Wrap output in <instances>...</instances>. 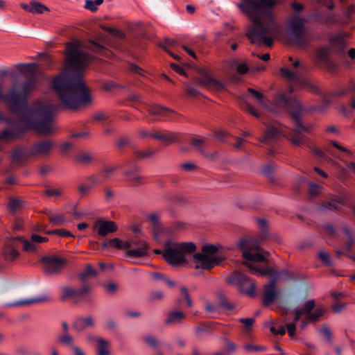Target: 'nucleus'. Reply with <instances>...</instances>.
Masks as SVG:
<instances>
[{
  "instance_id": "39",
  "label": "nucleus",
  "mask_w": 355,
  "mask_h": 355,
  "mask_svg": "<svg viewBox=\"0 0 355 355\" xmlns=\"http://www.w3.org/2000/svg\"><path fill=\"white\" fill-rule=\"evenodd\" d=\"M138 166L135 164H130L123 172L125 176H135V178H141L137 175Z\"/></svg>"
},
{
  "instance_id": "21",
  "label": "nucleus",
  "mask_w": 355,
  "mask_h": 355,
  "mask_svg": "<svg viewBox=\"0 0 355 355\" xmlns=\"http://www.w3.org/2000/svg\"><path fill=\"white\" fill-rule=\"evenodd\" d=\"M315 308V302L314 300L306 301L301 308H297L294 311L293 323L301 321V317L313 311Z\"/></svg>"
},
{
  "instance_id": "51",
  "label": "nucleus",
  "mask_w": 355,
  "mask_h": 355,
  "mask_svg": "<svg viewBox=\"0 0 355 355\" xmlns=\"http://www.w3.org/2000/svg\"><path fill=\"white\" fill-rule=\"evenodd\" d=\"M322 187L317 184L311 183L309 184V195L311 197H315L316 195L320 193Z\"/></svg>"
},
{
  "instance_id": "38",
  "label": "nucleus",
  "mask_w": 355,
  "mask_h": 355,
  "mask_svg": "<svg viewBox=\"0 0 355 355\" xmlns=\"http://www.w3.org/2000/svg\"><path fill=\"white\" fill-rule=\"evenodd\" d=\"M45 10H48V8L44 4L35 1H31V12L43 13Z\"/></svg>"
},
{
  "instance_id": "10",
  "label": "nucleus",
  "mask_w": 355,
  "mask_h": 355,
  "mask_svg": "<svg viewBox=\"0 0 355 355\" xmlns=\"http://www.w3.org/2000/svg\"><path fill=\"white\" fill-rule=\"evenodd\" d=\"M226 282L229 284L236 286L241 293L254 296L256 284L250 282V278L245 274L235 270L226 278Z\"/></svg>"
},
{
  "instance_id": "13",
  "label": "nucleus",
  "mask_w": 355,
  "mask_h": 355,
  "mask_svg": "<svg viewBox=\"0 0 355 355\" xmlns=\"http://www.w3.org/2000/svg\"><path fill=\"white\" fill-rule=\"evenodd\" d=\"M146 110L154 120L172 119V115L175 114L173 110L157 105H146Z\"/></svg>"
},
{
  "instance_id": "60",
  "label": "nucleus",
  "mask_w": 355,
  "mask_h": 355,
  "mask_svg": "<svg viewBox=\"0 0 355 355\" xmlns=\"http://www.w3.org/2000/svg\"><path fill=\"white\" fill-rule=\"evenodd\" d=\"M175 44H176V43H175V42L174 40H167V44H166V46H164L163 48L165 49V51H167V52H168V53L171 56H173L175 59H176V60H179L180 59V56L174 55V54H173V53H172L169 51V49H168V48H169V47H171V46H175Z\"/></svg>"
},
{
  "instance_id": "12",
  "label": "nucleus",
  "mask_w": 355,
  "mask_h": 355,
  "mask_svg": "<svg viewBox=\"0 0 355 355\" xmlns=\"http://www.w3.org/2000/svg\"><path fill=\"white\" fill-rule=\"evenodd\" d=\"M198 77L196 81L202 87L213 91H220L225 88L224 84L216 78L212 73L205 69H199Z\"/></svg>"
},
{
  "instance_id": "40",
  "label": "nucleus",
  "mask_w": 355,
  "mask_h": 355,
  "mask_svg": "<svg viewBox=\"0 0 355 355\" xmlns=\"http://www.w3.org/2000/svg\"><path fill=\"white\" fill-rule=\"evenodd\" d=\"M223 342L225 344V352L227 354H230L235 352L237 349V345L234 342L231 341L228 338H223Z\"/></svg>"
},
{
  "instance_id": "31",
  "label": "nucleus",
  "mask_w": 355,
  "mask_h": 355,
  "mask_svg": "<svg viewBox=\"0 0 355 355\" xmlns=\"http://www.w3.org/2000/svg\"><path fill=\"white\" fill-rule=\"evenodd\" d=\"M344 202L343 200H329L327 201H324L320 206L321 211L325 210H338L340 209V206L343 205Z\"/></svg>"
},
{
  "instance_id": "18",
  "label": "nucleus",
  "mask_w": 355,
  "mask_h": 355,
  "mask_svg": "<svg viewBox=\"0 0 355 355\" xmlns=\"http://www.w3.org/2000/svg\"><path fill=\"white\" fill-rule=\"evenodd\" d=\"M16 239L23 244V249L24 251L33 252L37 250L36 243L46 242L49 240L47 237H43L37 234H33L31 240L24 239L21 236H17Z\"/></svg>"
},
{
  "instance_id": "32",
  "label": "nucleus",
  "mask_w": 355,
  "mask_h": 355,
  "mask_svg": "<svg viewBox=\"0 0 355 355\" xmlns=\"http://www.w3.org/2000/svg\"><path fill=\"white\" fill-rule=\"evenodd\" d=\"M75 160L80 164H88L94 160V157L90 153L80 152L76 155Z\"/></svg>"
},
{
  "instance_id": "59",
  "label": "nucleus",
  "mask_w": 355,
  "mask_h": 355,
  "mask_svg": "<svg viewBox=\"0 0 355 355\" xmlns=\"http://www.w3.org/2000/svg\"><path fill=\"white\" fill-rule=\"evenodd\" d=\"M181 292L184 295V298L186 300L187 306L191 307L193 305V302H192V300L188 293L187 288L186 287H182Z\"/></svg>"
},
{
  "instance_id": "44",
  "label": "nucleus",
  "mask_w": 355,
  "mask_h": 355,
  "mask_svg": "<svg viewBox=\"0 0 355 355\" xmlns=\"http://www.w3.org/2000/svg\"><path fill=\"white\" fill-rule=\"evenodd\" d=\"M243 348L248 352H259L266 350V347L263 345H255L252 343L245 344Z\"/></svg>"
},
{
  "instance_id": "36",
  "label": "nucleus",
  "mask_w": 355,
  "mask_h": 355,
  "mask_svg": "<svg viewBox=\"0 0 355 355\" xmlns=\"http://www.w3.org/2000/svg\"><path fill=\"white\" fill-rule=\"evenodd\" d=\"M143 340L146 344H147L148 345H149L153 348H157L160 345V342L153 335L146 336L145 337L143 338Z\"/></svg>"
},
{
  "instance_id": "14",
  "label": "nucleus",
  "mask_w": 355,
  "mask_h": 355,
  "mask_svg": "<svg viewBox=\"0 0 355 355\" xmlns=\"http://www.w3.org/2000/svg\"><path fill=\"white\" fill-rule=\"evenodd\" d=\"M148 220L150 222L152 232L155 239L159 241L162 236L167 234L168 230L162 227L159 222V216L157 214L153 213L149 214L148 216Z\"/></svg>"
},
{
  "instance_id": "41",
  "label": "nucleus",
  "mask_w": 355,
  "mask_h": 355,
  "mask_svg": "<svg viewBox=\"0 0 355 355\" xmlns=\"http://www.w3.org/2000/svg\"><path fill=\"white\" fill-rule=\"evenodd\" d=\"M275 171L276 168L273 165H265L262 167L260 175L268 177L271 175H275Z\"/></svg>"
},
{
  "instance_id": "54",
  "label": "nucleus",
  "mask_w": 355,
  "mask_h": 355,
  "mask_svg": "<svg viewBox=\"0 0 355 355\" xmlns=\"http://www.w3.org/2000/svg\"><path fill=\"white\" fill-rule=\"evenodd\" d=\"M345 232L347 236V240L345 243V248L347 250H350L352 249L353 243H354V239H353L349 229L346 228L345 230Z\"/></svg>"
},
{
  "instance_id": "49",
  "label": "nucleus",
  "mask_w": 355,
  "mask_h": 355,
  "mask_svg": "<svg viewBox=\"0 0 355 355\" xmlns=\"http://www.w3.org/2000/svg\"><path fill=\"white\" fill-rule=\"evenodd\" d=\"M46 234H58L62 237H72L73 236V234L64 229H60V230H50L48 232H46Z\"/></svg>"
},
{
  "instance_id": "63",
  "label": "nucleus",
  "mask_w": 355,
  "mask_h": 355,
  "mask_svg": "<svg viewBox=\"0 0 355 355\" xmlns=\"http://www.w3.org/2000/svg\"><path fill=\"white\" fill-rule=\"evenodd\" d=\"M286 329L291 338H293L295 334L296 325L295 323H288L286 324Z\"/></svg>"
},
{
  "instance_id": "35",
  "label": "nucleus",
  "mask_w": 355,
  "mask_h": 355,
  "mask_svg": "<svg viewBox=\"0 0 355 355\" xmlns=\"http://www.w3.org/2000/svg\"><path fill=\"white\" fill-rule=\"evenodd\" d=\"M119 169V166L116 164H106L103 168V173L104 175L107 176L112 175H117V170Z\"/></svg>"
},
{
  "instance_id": "46",
  "label": "nucleus",
  "mask_w": 355,
  "mask_h": 355,
  "mask_svg": "<svg viewBox=\"0 0 355 355\" xmlns=\"http://www.w3.org/2000/svg\"><path fill=\"white\" fill-rule=\"evenodd\" d=\"M236 66V71L238 73L244 74L248 72V67L245 63H238L237 60H233L231 62V67H234Z\"/></svg>"
},
{
  "instance_id": "1",
  "label": "nucleus",
  "mask_w": 355,
  "mask_h": 355,
  "mask_svg": "<svg viewBox=\"0 0 355 355\" xmlns=\"http://www.w3.org/2000/svg\"><path fill=\"white\" fill-rule=\"evenodd\" d=\"M67 71L53 80V87L60 104L40 101L28 104V95L37 87L36 64L16 65L26 80L20 84L15 83L7 93L0 87V100L6 104L15 117V121L0 132V141L18 137L28 130L51 134L55 131L54 114L57 110L62 106L75 110L92 103L89 90L83 80L90 55L83 50L80 42L76 41L67 44Z\"/></svg>"
},
{
  "instance_id": "8",
  "label": "nucleus",
  "mask_w": 355,
  "mask_h": 355,
  "mask_svg": "<svg viewBox=\"0 0 355 355\" xmlns=\"http://www.w3.org/2000/svg\"><path fill=\"white\" fill-rule=\"evenodd\" d=\"M290 64L288 67L281 68L282 75L290 83V92H292L297 88L308 87L310 83L304 78V72L306 70V67L299 60H293V58H288Z\"/></svg>"
},
{
  "instance_id": "34",
  "label": "nucleus",
  "mask_w": 355,
  "mask_h": 355,
  "mask_svg": "<svg viewBox=\"0 0 355 355\" xmlns=\"http://www.w3.org/2000/svg\"><path fill=\"white\" fill-rule=\"evenodd\" d=\"M218 297L219 302V306H221L229 311H232L234 309V304H232L227 300V297L223 293H219Z\"/></svg>"
},
{
  "instance_id": "7",
  "label": "nucleus",
  "mask_w": 355,
  "mask_h": 355,
  "mask_svg": "<svg viewBox=\"0 0 355 355\" xmlns=\"http://www.w3.org/2000/svg\"><path fill=\"white\" fill-rule=\"evenodd\" d=\"M193 243H176L168 240L164 244V258L171 265L178 266L186 262V254H191L196 250Z\"/></svg>"
},
{
  "instance_id": "19",
  "label": "nucleus",
  "mask_w": 355,
  "mask_h": 355,
  "mask_svg": "<svg viewBox=\"0 0 355 355\" xmlns=\"http://www.w3.org/2000/svg\"><path fill=\"white\" fill-rule=\"evenodd\" d=\"M276 281L272 280L263 287V296L262 304L268 306L272 304L276 297H278V292L275 290Z\"/></svg>"
},
{
  "instance_id": "50",
  "label": "nucleus",
  "mask_w": 355,
  "mask_h": 355,
  "mask_svg": "<svg viewBox=\"0 0 355 355\" xmlns=\"http://www.w3.org/2000/svg\"><path fill=\"white\" fill-rule=\"evenodd\" d=\"M319 332L325 338L327 341L331 342L332 340L333 335L331 329L327 326L322 327Z\"/></svg>"
},
{
  "instance_id": "5",
  "label": "nucleus",
  "mask_w": 355,
  "mask_h": 355,
  "mask_svg": "<svg viewBox=\"0 0 355 355\" xmlns=\"http://www.w3.org/2000/svg\"><path fill=\"white\" fill-rule=\"evenodd\" d=\"M268 239L278 241L279 238L277 235L271 234L268 229L260 230L258 239H241L237 247L242 251L243 257L245 259L255 261L264 262L266 261V257L260 252V245L263 242Z\"/></svg>"
},
{
  "instance_id": "62",
  "label": "nucleus",
  "mask_w": 355,
  "mask_h": 355,
  "mask_svg": "<svg viewBox=\"0 0 355 355\" xmlns=\"http://www.w3.org/2000/svg\"><path fill=\"white\" fill-rule=\"evenodd\" d=\"M110 244L112 247L123 249V241L118 238L110 239Z\"/></svg>"
},
{
  "instance_id": "6",
  "label": "nucleus",
  "mask_w": 355,
  "mask_h": 355,
  "mask_svg": "<svg viewBox=\"0 0 355 355\" xmlns=\"http://www.w3.org/2000/svg\"><path fill=\"white\" fill-rule=\"evenodd\" d=\"M96 270L91 264L86 266L85 270L78 275V278L82 283L79 288L71 286H64L62 288L61 300L64 301L67 299L73 300V303L78 304L87 298L88 293L92 290V286L87 282V279L91 277H95Z\"/></svg>"
},
{
  "instance_id": "17",
  "label": "nucleus",
  "mask_w": 355,
  "mask_h": 355,
  "mask_svg": "<svg viewBox=\"0 0 355 355\" xmlns=\"http://www.w3.org/2000/svg\"><path fill=\"white\" fill-rule=\"evenodd\" d=\"M314 19L316 22L328 28L338 24L341 19L339 15L331 12H318L314 15Z\"/></svg>"
},
{
  "instance_id": "22",
  "label": "nucleus",
  "mask_w": 355,
  "mask_h": 355,
  "mask_svg": "<svg viewBox=\"0 0 355 355\" xmlns=\"http://www.w3.org/2000/svg\"><path fill=\"white\" fill-rule=\"evenodd\" d=\"M95 325L92 316L78 317L73 323V328L77 331H83L87 328L94 327Z\"/></svg>"
},
{
  "instance_id": "20",
  "label": "nucleus",
  "mask_w": 355,
  "mask_h": 355,
  "mask_svg": "<svg viewBox=\"0 0 355 355\" xmlns=\"http://www.w3.org/2000/svg\"><path fill=\"white\" fill-rule=\"evenodd\" d=\"M325 309L322 306H318L315 309L307 313L303 320L300 321V328L304 329L309 322H318L320 318L324 314Z\"/></svg>"
},
{
  "instance_id": "58",
  "label": "nucleus",
  "mask_w": 355,
  "mask_h": 355,
  "mask_svg": "<svg viewBox=\"0 0 355 355\" xmlns=\"http://www.w3.org/2000/svg\"><path fill=\"white\" fill-rule=\"evenodd\" d=\"M155 153V150H148L147 151L138 150L136 152V155L139 158L150 157Z\"/></svg>"
},
{
  "instance_id": "11",
  "label": "nucleus",
  "mask_w": 355,
  "mask_h": 355,
  "mask_svg": "<svg viewBox=\"0 0 355 355\" xmlns=\"http://www.w3.org/2000/svg\"><path fill=\"white\" fill-rule=\"evenodd\" d=\"M40 261L42 264L44 273L49 276L59 275L67 263L64 259L55 255L44 256L41 259Z\"/></svg>"
},
{
  "instance_id": "27",
  "label": "nucleus",
  "mask_w": 355,
  "mask_h": 355,
  "mask_svg": "<svg viewBox=\"0 0 355 355\" xmlns=\"http://www.w3.org/2000/svg\"><path fill=\"white\" fill-rule=\"evenodd\" d=\"M185 318V314L180 311H173L168 313L164 320L165 325L179 324Z\"/></svg>"
},
{
  "instance_id": "2",
  "label": "nucleus",
  "mask_w": 355,
  "mask_h": 355,
  "mask_svg": "<svg viewBox=\"0 0 355 355\" xmlns=\"http://www.w3.org/2000/svg\"><path fill=\"white\" fill-rule=\"evenodd\" d=\"M248 91L258 101L260 107L262 109L261 112H257L252 105H246L247 111L259 119L265 125L260 141L266 144H272L283 137L288 139L295 145H300L302 141L300 135L290 132L287 128L276 122H267L265 120V117H266V112L277 114L279 108H286L295 121V131L300 135L308 132L313 125L312 124L304 125L300 121V113L302 110L300 103L297 100L288 98L285 94L281 93L275 97L274 100L275 105L270 106L261 93L251 88Z\"/></svg>"
},
{
  "instance_id": "52",
  "label": "nucleus",
  "mask_w": 355,
  "mask_h": 355,
  "mask_svg": "<svg viewBox=\"0 0 355 355\" xmlns=\"http://www.w3.org/2000/svg\"><path fill=\"white\" fill-rule=\"evenodd\" d=\"M229 136L230 135L224 130H218L214 134V137L220 141H225V139Z\"/></svg>"
},
{
  "instance_id": "9",
  "label": "nucleus",
  "mask_w": 355,
  "mask_h": 355,
  "mask_svg": "<svg viewBox=\"0 0 355 355\" xmlns=\"http://www.w3.org/2000/svg\"><path fill=\"white\" fill-rule=\"evenodd\" d=\"M202 253H196L193 258L196 268L210 270L214 266L219 265L224 259L218 254V248L215 245L207 244L202 248Z\"/></svg>"
},
{
  "instance_id": "28",
  "label": "nucleus",
  "mask_w": 355,
  "mask_h": 355,
  "mask_svg": "<svg viewBox=\"0 0 355 355\" xmlns=\"http://www.w3.org/2000/svg\"><path fill=\"white\" fill-rule=\"evenodd\" d=\"M48 297L45 295L40 296L37 297H33L27 300H21L19 301L14 302L12 303L9 304V306H26L30 305L35 303H40L47 300Z\"/></svg>"
},
{
  "instance_id": "45",
  "label": "nucleus",
  "mask_w": 355,
  "mask_h": 355,
  "mask_svg": "<svg viewBox=\"0 0 355 355\" xmlns=\"http://www.w3.org/2000/svg\"><path fill=\"white\" fill-rule=\"evenodd\" d=\"M164 293L160 290L151 291L149 293V300L151 302L160 301L164 298Z\"/></svg>"
},
{
  "instance_id": "4",
  "label": "nucleus",
  "mask_w": 355,
  "mask_h": 355,
  "mask_svg": "<svg viewBox=\"0 0 355 355\" xmlns=\"http://www.w3.org/2000/svg\"><path fill=\"white\" fill-rule=\"evenodd\" d=\"M291 7L296 12L291 13L287 20L286 37L291 44L305 49L309 44L310 35L306 28V19L298 13L303 10L304 6L293 2Z\"/></svg>"
},
{
  "instance_id": "15",
  "label": "nucleus",
  "mask_w": 355,
  "mask_h": 355,
  "mask_svg": "<svg viewBox=\"0 0 355 355\" xmlns=\"http://www.w3.org/2000/svg\"><path fill=\"white\" fill-rule=\"evenodd\" d=\"M55 146V143L50 139H44L35 143L30 148L31 155H47Z\"/></svg>"
},
{
  "instance_id": "43",
  "label": "nucleus",
  "mask_w": 355,
  "mask_h": 355,
  "mask_svg": "<svg viewBox=\"0 0 355 355\" xmlns=\"http://www.w3.org/2000/svg\"><path fill=\"white\" fill-rule=\"evenodd\" d=\"M59 343L64 345L71 346L73 342V338L69 334H63L58 336Z\"/></svg>"
},
{
  "instance_id": "30",
  "label": "nucleus",
  "mask_w": 355,
  "mask_h": 355,
  "mask_svg": "<svg viewBox=\"0 0 355 355\" xmlns=\"http://www.w3.org/2000/svg\"><path fill=\"white\" fill-rule=\"evenodd\" d=\"M249 268L252 270H254L255 272H259L261 275H269L272 277L274 279L277 281L278 279L281 277V273L278 271L275 270L272 268L266 267L262 268L261 270H257L252 266H250Z\"/></svg>"
},
{
  "instance_id": "16",
  "label": "nucleus",
  "mask_w": 355,
  "mask_h": 355,
  "mask_svg": "<svg viewBox=\"0 0 355 355\" xmlns=\"http://www.w3.org/2000/svg\"><path fill=\"white\" fill-rule=\"evenodd\" d=\"M92 228L94 230H97L98 234L101 236H105L109 233L116 232L117 225L113 221L99 219L94 223Z\"/></svg>"
},
{
  "instance_id": "47",
  "label": "nucleus",
  "mask_w": 355,
  "mask_h": 355,
  "mask_svg": "<svg viewBox=\"0 0 355 355\" xmlns=\"http://www.w3.org/2000/svg\"><path fill=\"white\" fill-rule=\"evenodd\" d=\"M22 206V201L11 198L8 203V209L10 211L15 212Z\"/></svg>"
},
{
  "instance_id": "56",
  "label": "nucleus",
  "mask_w": 355,
  "mask_h": 355,
  "mask_svg": "<svg viewBox=\"0 0 355 355\" xmlns=\"http://www.w3.org/2000/svg\"><path fill=\"white\" fill-rule=\"evenodd\" d=\"M110 117V114L107 112H100L96 113L94 116L93 119L95 121H105L108 119Z\"/></svg>"
},
{
  "instance_id": "33",
  "label": "nucleus",
  "mask_w": 355,
  "mask_h": 355,
  "mask_svg": "<svg viewBox=\"0 0 355 355\" xmlns=\"http://www.w3.org/2000/svg\"><path fill=\"white\" fill-rule=\"evenodd\" d=\"M98 355H109L110 352L107 347L110 345V343L105 339L98 338Z\"/></svg>"
},
{
  "instance_id": "23",
  "label": "nucleus",
  "mask_w": 355,
  "mask_h": 355,
  "mask_svg": "<svg viewBox=\"0 0 355 355\" xmlns=\"http://www.w3.org/2000/svg\"><path fill=\"white\" fill-rule=\"evenodd\" d=\"M32 156L30 148L20 147L16 148L12 153V162L19 164Z\"/></svg>"
},
{
  "instance_id": "48",
  "label": "nucleus",
  "mask_w": 355,
  "mask_h": 355,
  "mask_svg": "<svg viewBox=\"0 0 355 355\" xmlns=\"http://www.w3.org/2000/svg\"><path fill=\"white\" fill-rule=\"evenodd\" d=\"M331 44L332 45H334V46L337 47L338 49H339V50L340 51V52H343L345 47V41L344 40L340 37V36H336V37H334L332 40H331Z\"/></svg>"
},
{
  "instance_id": "29",
  "label": "nucleus",
  "mask_w": 355,
  "mask_h": 355,
  "mask_svg": "<svg viewBox=\"0 0 355 355\" xmlns=\"http://www.w3.org/2000/svg\"><path fill=\"white\" fill-rule=\"evenodd\" d=\"M191 141L193 146L204 156L211 159H214L217 157L218 153L216 151L214 152L211 154L206 153L205 149L202 146V144L204 143V140L202 139L193 138Z\"/></svg>"
},
{
  "instance_id": "25",
  "label": "nucleus",
  "mask_w": 355,
  "mask_h": 355,
  "mask_svg": "<svg viewBox=\"0 0 355 355\" xmlns=\"http://www.w3.org/2000/svg\"><path fill=\"white\" fill-rule=\"evenodd\" d=\"M148 249V244L146 242H142L139 247L135 249H129L126 253L130 257L140 258L147 255Z\"/></svg>"
},
{
  "instance_id": "42",
  "label": "nucleus",
  "mask_w": 355,
  "mask_h": 355,
  "mask_svg": "<svg viewBox=\"0 0 355 355\" xmlns=\"http://www.w3.org/2000/svg\"><path fill=\"white\" fill-rule=\"evenodd\" d=\"M95 185V182H92L91 183H83L78 187V191L81 194L82 196H85L87 195L91 189Z\"/></svg>"
},
{
  "instance_id": "55",
  "label": "nucleus",
  "mask_w": 355,
  "mask_h": 355,
  "mask_svg": "<svg viewBox=\"0 0 355 355\" xmlns=\"http://www.w3.org/2000/svg\"><path fill=\"white\" fill-rule=\"evenodd\" d=\"M270 332L274 335H284L286 334V328L280 325L277 329L274 325L271 326L270 328Z\"/></svg>"
},
{
  "instance_id": "37",
  "label": "nucleus",
  "mask_w": 355,
  "mask_h": 355,
  "mask_svg": "<svg viewBox=\"0 0 355 355\" xmlns=\"http://www.w3.org/2000/svg\"><path fill=\"white\" fill-rule=\"evenodd\" d=\"M50 222L54 225H63L66 223V218L64 214L60 215H49Z\"/></svg>"
},
{
  "instance_id": "26",
  "label": "nucleus",
  "mask_w": 355,
  "mask_h": 355,
  "mask_svg": "<svg viewBox=\"0 0 355 355\" xmlns=\"http://www.w3.org/2000/svg\"><path fill=\"white\" fill-rule=\"evenodd\" d=\"M16 240H17V239H13L10 243L6 245L3 250L4 258L8 261H15L19 257L18 250L12 245V243Z\"/></svg>"
},
{
  "instance_id": "64",
  "label": "nucleus",
  "mask_w": 355,
  "mask_h": 355,
  "mask_svg": "<svg viewBox=\"0 0 355 355\" xmlns=\"http://www.w3.org/2000/svg\"><path fill=\"white\" fill-rule=\"evenodd\" d=\"M45 194L47 196H59L61 195V191L57 189H48L45 191Z\"/></svg>"
},
{
  "instance_id": "57",
  "label": "nucleus",
  "mask_w": 355,
  "mask_h": 355,
  "mask_svg": "<svg viewBox=\"0 0 355 355\" xmlns=\"http://www.w3.org/2000/svg\"><path fill=\"white\" fill-rule=\"evenodd\" d=\"M218 304H213L209 302H207L205 304V311L209 313H216L218 311Z\"/></svg>"
},
{
  "instance_id": "61",
  "label": "nucleus",
  "mask_w": 355,
  "mask_h": 355,
  "mask_svg": "<svg viewBox=\"0 0 355 355\" xmlns=\"http://www.w3.org/2000/svg\"><path fill=\"white\" fill-rule=\"evenodd\" d=\"M318 256L320 260L323 261L327 266H331V259L328 254L324 252H320Z\"/></svg>"
},
{
  "instance_id": "3",
  "label": "nucleus",
  "mask_w": 355,
  "mask_h": 355,
  "mask_svg": "<svg viewBox=\"0 0 355 355\" xmlns=\"http://www.w3.org/2000/svg\"><path fill=\"white\" fill-rule=\"evenodd\" d=\"M277 0H241L237 6L248 16L252 25L246 36L252 44L271 46L282 33L273 7Z\"/></svg>"
},
{
  "instance_id": "53",
  "label": "nucleus",
  "mask_w": 355,
  "mask_h": 355,
  "mask_svg": "<svg viewBox=\"0 0 355 355\" xmlns=\"http://www.w3.org/2000/svg\"><path fill=\"white\" fill-rule=\"evenodd\" d=\"M104 325L106 329L109 331H115L117 329L118 323L115 320L108 318L105 320Z\"/></svg>"
},
{
  "instance_id": "24",
  "label": "nucleus",
  "mask_w": 355,
  "mask_h": 355,
  "mask_svg": "<svg viewBox=\"0 0 355 355\" xmlns=\"http://www.w3.org/2000/svg\"><path fill=\"white\" fill-rule=\"evenodd\" d=\"M151 137L156 139H161L168 143L175 142L179 140V135L178 133L166 131L155 132L151 135Z\"/></svg>"
}]
</instances>
